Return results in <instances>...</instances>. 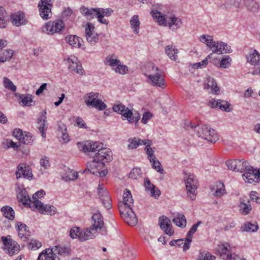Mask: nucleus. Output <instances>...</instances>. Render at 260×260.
Masks as SVG:
<instances>
[{
    "label": "nucleus",
    "instance_id": "nucleus-63",
    "mask_svg": "<svg viewBox=\"0 0 260 260\" xmlns=\"http://www.w3.org/2000/svg\"><path fill=\"white\" fill-rule=\"evenodd\" d=\"M219 101L220 104L218 105V108L226 112H230L231 111L229 108L230 104L226 101L221 100H219Z\"/></svg>",
    "mask_w": 260,
    "mask_h": 260
},
{
    "label": "nucleus",
    "instance_id": "nucleus-61",
    "mask_svg": "<svg viewBox=\"0 0 260 260\" xmlns=\"http://www.w3.org/2000/svg\"><path fill=\"white\" fill-rule=\"evenodd\" d=\"M29 248L36 250L42 246V243L37 240H31L29 243Z\"/></svg>",
    "mask_w": 260,
    "mask_h": 260
},
{
    "label": "nucleus",
    "instance_id": "nucleus-42",
    "mask_svg": "<svg viewBox=\"0 0 260 260\" xmlns=\"http://www.w3.org/2000/svg\"><path fill=\"white\" fill-rule=\"evenodd\" d=\"M130 24L134 33L138 34L139 32L140 23L138 15H134L132 17L130 20Z\"/></svg>",
    "mask_w": 260,
    "mask_h": 260
},
{
    "label": "nucleus",
    "instance_id": "nucleus-43",
    "mask_svg": "<svg viewBox=\"0 0 260 260\" xmlns=\"http://www.w3.org/2000/svg\"><path fill=\"white\" fill-rule=\"evenodd\" d=\"M251 166L249 163L244 159H237V166L236 172H246Z\"/></svg>",
    "mask_w": 260,
    "mask_h": 260
},
{
    "label": "nucleus",
    "instance_id": "nucleus-25",
    "mask_svg": "<svg viewBox=\"0 0 260 260\" xmlns=\"http://www.w3.org/2000/svg\"><path fill=\"white\" fill-rule=\"evenodd\" d=\"M202 222L199 221L196 224H193L187 233L186 238H185L186 242L184 244L183 250L184 251L187 250L190 247V244L192 241V235L197 231L198 227L201 224Z\"/></svg>",
    "mask_w": 260,
    "mask_h": 260
},
{
    "label": "nucleus",
    "instance_id": "nucleus-22",
    "mask_svg": "<svg viewBox=\"0 0 260 260\" xmlns=\"http://www.w3.org/2000/svg\"><path fill=\"white\" fill-rule=\"evenodd\" d=\"M35 208L42 214L47 213L50 215H54L56 208L52 205H45L40 201H36Z\"/></svg>",
    "mask_w": 260,
    "mask_h": 260
},
{
    "label": "nucleus",
    "instance_id": "nucleus-37",
    "mask_svg": "<svg viewBox=\"0 0 260 260\" xmlns=\"http://www.w3.org/2000/svg\"><path fill=\"white\" fill-rule=\"evenodd\" d=\"M173 222L177 226L185 228L186 225V219L185 216L181 213H178L176 216L173 219Z\"/></svg>",
    "mask_w": 260,
    "mask_h": 260
},
{
    "label": "nucleus",
    "instance_id": "nucleus-57",
    "mask_svg": "<svg viewBox=\"0 0 260 260\" xmlns=\"http://www.w3.org/2000/svg\"><path fill=\"white\" fill-rule=\"evenodd\" d=\"M146 154L147 155L148 159L150 162H152V160L156 159L154 155V150L150 147H146L145 148Z\"/></svg>",
    "mask_w": 260,
    "mask_h": 260
},
{
    "label": "nucleus",
    "instance_id": "nucleus-13",
    "mask_svg": "<svg viewBox=\"0 0 260 260\" xmlns=\"http://www.w3.org/2000/svg\"><path fill=\"white\" fill-rule=\"evenodd\" d=\"M10 237V236L2 237V240L4 244V250L10 255L12 256L19 252L20 248L18 243L9 238Z\"/></svg>",
    "mask_w": 260,
    "mask_h": 260
},
{
    "label": "nucleus",
    "instance_id": "nucleus-47",
    "mask_svg": "<svg viewBox=\"0 0 260 260\" xmlns=\"http://www.w3.org/2000/svg\"><path fill=\"white\" fill-rule=\"evenodd\" d=\"M1 211L7 218L10 220H13L14 218L15 212L11 207L9 206L3 207L1 208Z\"/></svg>",
    "mask_w": 260,
    "mask_h": 260
},
{
    "label": "nucleus",
    "instance_id": "nucleus-40",
    "mask_svg": "<svg viewBox=\"0 0 260 260\" xmlns=\"http://www.w3.org/2000/svg\"><path fill=\"white\" fill-rule=\"evenodd\" d=\"M8 23L7 13L4 8L0 6V28H6Z\"/></svg>",
    "mask_w": 260,
    "mask_h": 260
},
{
    "label": "nucleus",
    "instance_id": "nucleus-46",
    "mask_svg": "<svg viewBox=\"0 0 260 260\" xmlns=\"http://www.w3.org/2000/svg\"><path fill=\"white\" fill-rule=\"evenodd\" d=\"M133 199L129 190H126L123 193V203L125 209L129 208L131 207L130 204L133 203Z\"/></svg>",
    "mask_w": 260,
    "mask_h": 260
},
{
    "label": "nucleus",
    "instance_id": "nucleus-41",
    "mask_svg": "<svg viewBox=\"0 0 260 260\" xmlns=\"http://www.w3.org/2000/svg\"><path fill=\"white\" fill-rule=\"evenodd\" d=\"M66 42L71 46L74 47H80V38L76 35H71L66 38Z\"/></svg>",
    "mask_w": 260,
    "mask_h": 260
},
{
    "label": "nucleus",
    "instance_id": "nucleus-52",
    "mask_svg": "<svg viewBox=\"0 0 260 260\" xmlns=\"http://www.w3.org/2000/svg\"><path fill=\"white\" fill-rule=\"evenodd\" d=\"M225 193L224 185L223 183L218 182L216 185V189L215 191L214 196L217 197H220Z\"/></svg>",
    "mask_w": 260,
    "mask_h": 260
},
{
    "label": "nucleus",
    "instance_id": "nucleus-21",
    "mask_svg": "<svg viewBox=\"0 0 260 260\" xmlns=\"http://www.w3.org/2000/svg\"><path fill=\"white\" fill-rule=\"evenodd\" d=\"M95 27L91 23H87L85 29L86 40L91 45H94L99 40V35L95 33Z\"/></svg>",
    "mask_w": 260,
    "mask_h": 260
},
{
    "label": "nucleus",
    "instance_id": "nucleus-28",
    "mask_svg": "<svg viewBox=\"0 0 260 260\" xmlns=\"http://www.w3.org/2000/svg\"><path fill=\"white\" fill-rule=\"evenodd\" d=\"M46 115V111L45 110L43 112L41 116L38 119V128L43 138H46L45 131L47 128V126L46 125L47 117Z\"/></svg>",
    "mask_w": 260,
    "mask_h": 260
},
{
    "label": "nucleus",
    "instance_id": "nucleus-59",
    "mask_svg": "<svg viewBox=\"0 0 260 260\" xmlns=\"http://www.w3.org/2000/svg\"><path fill=\"white\" fill-rule=\"evenodd\" d=\"M241 3V0H228L225 4V8H230V6H233L235 8H238Z\"/></svg>",
    "mask_w": 260,
    "mask_h": 260
},
{
    "label": "nucleus",
    "instance_id": "nucleus-58",
    "mask_svg": "<svg viewBox=\"0 0 260 260\" xmlns=\"http://www.w3.org/2000/svg\"><path fill=\"white\" fill-rule=\"evenodd\" d=\"M151 162L152 164V167L154 170L160 174H164V170L163 168L161 167L160 162L158 160L155 159Z\"/></svg>",
    "mask_w": 260,
    "mask_h": 260
},
{
    "label": "nucleus",
    "instance_id": "nucleus-26",
    "mask_svg": "<svg viewBox=\"0 0 260 260\" xmlns=\"http://www.w3.org/2000/svg\"><path fill=\"white\" fill-rule=\"evenodd\" d=\"M15 96L17 98L19 103L23 106H31L32 105V96L31 94L15 93Z\"/></svg>",
    "mask_w": 260,
    "mask_h": 260
},
{
    "label": "nucleus",
    "instance_id": "nucleus-32",
    "mask_svg": "<svg viewBox=\"0 0 260 260\" xmlns=\"http://www.w3.org/2000/svg\"><path fill=\"white\" fill-rule=\"evenodd\" d=\"M17 198L23 205H28L30 208L33 207L32 201L30 199L25 189L21 190L17 195Z\"/></svg>",
    "mask_w": 260,
    "mask_h": 260
},
{
    "label": "nucleus",
    "instance_id": "nucleus-31",
    "mask_svg": "<svg viewBox=\"0 0 260 260\" xmlns=\"http://www.w3.org/2000/svg\"><path fill=\"white\" fill-rule=\"evenodd\" d=\"M247 61L253 66L260 64V54L255 49L251 50L247 56Z\"/></svg>",
    "mask_w": 260,
    "mask_h": 260
},
{
    "label": "nucleus",
    "instance_id": "nucleus-38",
    "mask_svg": "<svg viewBox=\"0 0 260 260\" xmlns=\"http://www.w3.org/2000/svg\"><path fill=\"white\" fill-rule=\"evenodd\" d=\"M165 52L169 57L172 60H176L178 50L173 45H168L165 47Z\"/></svg>",
    "mask_w": 260,
    "mask_h": 260
},
{
    "label": "nucleus",
    "instance_id": "nucleus-44",
    "mask_svg": "<svg viewBox=\"0 0 260 260\" xmlns=\"http://www.w3.org/2000/svg\"><path fill=\"white\" fill-rule=\"evenodd\" d=\"M104 160H97V167L95 171L99 172V173H98V175L100 177L105 176L108 173L107 168L105 165V161H104Z\"/></svg>",
    "mask_w": 260,
    "mask_h": 260
},
{
    "label": "nucleus",
    "instance_id": "nucleus-64",
    "mask_svg": "<svg viewBox=\"0 0 260 260\" xmlns=\"http://www.w3.org/2000/svg\"><path fill=\"white\" fill-rule=\"evenodd\" d=\"M226 165L229 169L236 172L237 159L228 160L226 162Z\"/></svg>",
    "mask_w": 260,
    "mask_h": 260
},
{
    "label": "nucleus",
    "instance_id": "nucleus-39",
    "mask_svg": "<svg viewBox=\"0 0 260 260\" xmlns=\"http://www.w3.org/2000/svg\"><path fill=\"white\" fill-rule=\"evenodd\" d=\"M13 51L11 49H5L0 51V63L10 60L13 55Z\"/></svg>",
    "mask_w": 260,
    "mask_h": 260
},
{
    "label": "nucleus",
    "instance_id": "nucleus-56",
    "mask_svg": "<svg viewBox=\"0 0 260 260\" xmlns=\"http://www.w3.org/2000/svg\"><path fill=\"white\" fill-rule=\"evenodd\" d=\"M98 15H101L103 17L105 16H109L111 15V14L113 12V11L111 8H98Z\"/></svg>",
    "mask_w": 260,
    "mask_h": 260
},
{
    "label": "nucleus",
    "instance_id": "nucleus-18",
    "mask_svg": "<svg viewBox=\"0 0 260 260\" xmlns=\"http://www.w3.org/2000/svg\"><path fill=\"white\" fill-rule=\"evenodd\" d=\"M216 250L218 253L220 255V256L223 259L231 260L233 258L234 260H236V257L238 256L237 255L234 254L235 256L233 257L230 251V246L228 243L218 244L216 248Z\"/></svg>",
    "mask_w": 260,
    "mask_h": 260
},
{
    "label": "nucleus",
    "instance_id": "nucleus-49",
    "mask_svg": "<svg viewBox=\"0 0 260 260\" xmlns=\"http://www.w3.org/2000/svg\"><path fill=\"white\" fill-rule=\"evenodd\" d=\"M3 85L5 88L13 92H15L17 90L16 86L7 77H5L3 78Z\"/></svg>",
    "mask_w": 260,
    "mask_h": 260
},
{
    "label": "nucleus",
    "instance_id": "nucleus-2",
    "mask_svg": "<svg viewBox=\"0 0 260 260\" xmlns=\"http://www.w3.org/2000/svg\"><path fill=\"white\" fill-rule=\"evenodd\" d=\"M92 224L89 229L81 231L79 239L81 241H85L94 237L104 226V222L101 214L98 212L92 216Z\"/></svg>",
    "mask_w": 260,
    "mask_h": 260
},
{
    "label": "nucleus",
    "instance_id": "nucleus-10",
    "mask_svg": "<svg viewBox=\"0 0 260 260\" xmlns=\"http://www.w3.org/2000/svg\"><path fill=\"white\" fill-rule=\"evenodd\" d=\"M64 29V24L61 20L49 21L46 23L42 28L43 32L50 35L55 33H59Z\"/></svg>",
    "mask_w": 260,
    "mask_h": 260
},
{
    "label": "nucleus",
    "instance_id": "nucleus-1",
    "mask_svg": "<svg viewBox=\"0 0 260 260\" xmlns=\"http://www.w3.org/2000/svg\"><path fill=\"white\" fill-rule=\"evenodd\" d=\"M82 150L84 152L98 151L93 157V160L88 162L87 165L88 171L95 175H98V173H99V172L95 171L97 167V160H105V162H108L112 159V153L110 149L103 148L99 142H86L83 146Z\"/></svg>",
    "mask_w": 260,
    "mask_h": 260
},
{
    "label": "nucleus",
    "instance_id": "nucleus-8",
    "mask_svg": "<svg viewBox=\"0 0 260 260\" xmlns=\"http://www.w3.org/2000/svg\"><path fill=\"white\" fill-rule=\"evenodd\" d=\"M113 110L114 112L121 114L123 119H127L129 123L135 122V124L137 125L140 119L139 113H133L132 110L121 103L114 105L113 106Z\"/></svg>",
    "mask_w": 260,
    "mask_h": 260
},
{
    "label": "nucleus",
    "instance_id": "nucleus-11",
    "mask_svg": "<svg viewBox=\"0 0 260 260\" xmlns=\"http://www.w3.org/2000/svg\"><path fill=\"white\" fill-rule=\"evenodd\" d=\"M187 194L191 200L196 199L198 180L193 174H189L185 178Z\"/></svg>",
    "mask_w": 260,
    "mask_h": 260
},
{
    "label": "nucleus",
    "instance_id": "nucleus-14",
    "mask_svg": "<svg viewBox=\"0 0 260 260\" xmlns=\"http://www.w3.org/2000/svg\"><path fill=\"white\" fill-rule=\"evenodd\" d=\"M51 0H41L38 4L40 15L44 20H48L52 16Z\"/></svg>",
    "mask_w": 260,
    "mask_h": 260
},
{
    "label": "nucleus",
    "instance_id": "nucleus-23",
    "mask_svg": "<svg viewBox=\"0 0 260 260\" xmlns=\"http://www.w3.org/2000/svg\"><path fill=\"white\" fill-rule=\"evenodd\" d=\"M159 225L166 234L172 235L173 231L172 230L170 220L165 216H162L159 218Z\"/></svg>",
    "mask_w": 260,
    "mask_h": 260
},
{
    "label": "nucleus",
    "instance_id": "nucleus-30",
    "mask_svg": "<svg viewBox=\"0 0 260 260\" xmlns=\"http://www.w3.org/2000/svg\"><path fill=\"white\" fill-rule=\"evenodd\" d=\"M64 173L62 174L61 178L65 181H74L78 177V173L77 171L71 170L69 168L65 167Z\"/></svg>",
    "mask_w": 260,
    "mask_h": 260
},
{
    "label": "nucleus",
    "instance_id": "nucleus-3",
    "mask_svg": "<svg viewBox=\"0 0 260 260\" xmlns=\"http://www.w3.org/2000/svg\"><path fill=\"white\" fill-rule=\"evenodd\" d=\"M199 40L203 43H206L213 53L222 54L230 53L232 51L231 47L227 44L222 42H215L213 41V37L210 35H202L199 37Z\"/></svg>",
    "mask_w": 260,
    "mask_h": 260
},
{
    "label": "nucleus",
    "instance_id": "nucleus-62",
    "mask_svg": "<svg viewBox=\"0 0 260 260\" xmlns=\"http://www.w3.org/2000/svg\"><path fill=\"white\" fill-rule=\"evenodd\" d=\"M81 230L78 227H73L70 231V237L73 238H79V233H80Z\"/></svg>",
    "mask_w": 260,
    "mask_h": 260
},
{
    "label": "nucleus",
    "instance_id": "nucleus-53",
    "mask_svg": "<svg viewBox=\"0 0 260 260\" xmlns=\"http://www.w3.org/2000/svg\"><path fill=\"white\" fill-rule=\"evenodd\" d=\"M142 173L140 168H135L132 170L129 174V178L133 179H138L142 177Z\"/></svg>",
    "mask_w": 260,
    "mask_h": 260
},
{
    "label": "nucleus",
    "instance_id": "nucleus-19",
    "mask_svg": "<svg viewBox=\"0 0 260 260\" xmlns=\"http://www.w3.org/2000/svg\"><path fill=\"white\" fill-rule=\"evenodd\" d=\"M244 180L247 183L258 182L260 180V171L250 166V168L243 175Z\"/></svg>",
    "mask_w": 260,
    "mask_h": 260
},
{
    "label": "nucleus",
    "instance_id": "nucleus-35",
    "mask_svg": "<svg viewBox=\"0 0 260 260\" xmlns=\"http://www.w3.org/2000/svg\"><path fill=\"white\" fill-rule=\"evenodd\" d=\"M205 85L207 89H211V91L212 93L218 94L219 89L214 79L211 77H208L206 80Z\"/></svg>",
    "mask_w": 260,
    "mask_h": 260
},
{
    "label": "nucleus",
    "instance_id": "nucleus-55",
    "mask_svg": "<svg viewBox=\"0 0 260 260\" xmlns=\"http://www.w3.org/2000/svg\"><path fill=\"white\" fill-rule=\"evenodd\" d=\"M231 58L229 55H224L220 61L221 68L226 69L231 65Z\"/></svg>",
    "mask_w": 260,
    "mask_h": 260
},
{
    "label": "nucleus",
    "instance_id": "nucleus-5",
    "mask_svg": "<svg viewBox=\"0 0 260 260\" xmlns=\"http://www.w3.org/2000/svg\"><path fill=\"white\" fill-rule=\"evenodd\" d=\"M147 69V73L144 75L148 78V82L152 86L164 88L165 87V79L161 71L153 64H149Z\"/></svg>",
    "mask_w": 260,
    "mask_h": 260
},
{
    "label": "nucleus",
    "instance_id": "nucleus-24",
    "mask_svg": "<svg viewBox=\"0 0 260 260\" xmlns=\"http://www.w3.org/2000/svg\"><path fill=\"white\" fill-rule=\"evenodd\" d=\"M11 20L13 24L16 26L25 25L27 22L24 13L22 12L13 14L11 15Z\"/></svg>",
    "mask_w": 260,
    "mask_h": 260
},
{
    "label": "nucleus",
    "instance_id": "nucleus-9",
    "mask_svg": "<svg viewBox=\"0 0 260 260\" xmlns=\"http://www.w3.org/2000/svg\"><path fill=\"white\" fill-rule=\"evenodd\" d=\"M99 95L98 93L93 92L87 93L84 95V100L88 107L102 111L107 108V106L101 100L98 99Z\"/></svg>",
    "mask_w": 260,
    "mask_h": 260
},
{
    "label": "nucleus",
    "instance_id": "nucleus-4",
    "mask_svg": "<svg viewBox=\"0 0 260 260\" xmlns=\"http://www.w3.org/2000/svg\"><path fill=\"white\" fill-rule=\"evenodd\" d=\"M153 19L158 22L159 25L165 26H168L169 28L173 31H175L179 28L182 24V20L175 16L166 17L158 11H152L151 13Z\"/></svg>",
    "mask_w": 260,
    "mask_h": 260
},
{
    "label": "nucleus",
    "instance_id": "nucleus-20",
    "mask_svg": "<svg viewBox=\"0 0 260 260\" xmlns=\"http://www.w3.org/2000/svg\"><path fill=\"white\" fill-rule=\"evenodd\" d=\"M16 176L17 179L23 177L31 180L33 177L31 168L25 164H20L17 168Z\"/></svg>",
    "mask_w": 260,
    "mask_h": 260
},
{
    "label": "nucleus",
    "instance_id": "nucleus-45",
    "mask_svg": "<svg viewBox=\"0 0 260 260\" xmlns=\"http://www.w3.org/2000/svg\"><path fill=\"white\" fill-rule=\"evenodd\" d=\"M245 6L251 12H256L259 9L258 4L255 0H244Z\"/></svg>",
    "mask_w": 260,
    "mask_h": 260
},
{
    "label": "nucleus",
    "instance_id": "nucleus-50",
    "mask_svg": "<svg viewBox=\"0 0 260 260\" xmlns=\"http://www.w3.org/2000/svg\"><path fill=\"white\" fill-rule=\"evenodd\" d=\"M128 148L129 149H134L137 148L138 146L141 145V142H142V140L137 138H130L128 139Z\"/></svg>",
    "mask_w": 260,
    "mask_h": 260
},
{
    "label": "nucleus",
    "instance_id": "nucleus-34",
    "mask_svg": "<svg viewBox=\"0 0 260 260\" xmlns=\"http://www.w3.org/2000/svg\"><path fill=\"white\" fill-rule=\"evenodd\" d=\"M98 8L88 9L85 7L80 8V12L87 19H91L94 17H98Z\"/></svg>",
    "mask_w": 260,
    "mask_h": 260
},
{
    "label": "nucleus",
    "instance_id": "nucleus-12",
    "mask_svg": "<svg viewBox=\"0 0 260 260\" xmlns=\"http://www.w3.org/2000/svg\"><path fill=\"white\" fill-rule=\"evenodd\" d=\"M105 63L110 66L116 73L123 75L128 71V68L121 64L120 60L114 57V55L108 56L105 59Z\"/></svg>",
    "mask_w": 260,
    "mask_h": 260
},
{
    "label": "nucleus",
    "instance_id": "nucleus-7",
    "mask_svg": "<svg viewBox=\"0 0 260 260\" xmlns=\"http://www.w3.org/2000/svg\"><path fill=\"white\" fill-rule=\"evenodd\" d=\"M70 249L68 247L54 246L51 249H48L45 252L40 253L38 260H59L58 257L56 255V254L67 255L70 253Z\"/></svg>",
    "mask_w": 260,
    "mask_h": 260
},
{
    "label": "nucleus",
    "instance_id": "nucleus-48",
    "mask_svg": "<svg viewBox=\"0 0 260 260\" xmlns=\"http://www.w3.org/2000/svg\"><path fill=\"white\" fill-rule=\"evenodd\" d=\"M258 226L257 224H252L251 222H247L241 226V230L243 232H254L258 230Z\"/></svg>",
    "mask_w": 260,
    "mask_h": 260
},
{
    "label": "nucleus",
    "instance_id": "nucleus-17",
    "mask_svg": "<svg viewBox=\"0 0 260 260\" xmlns=\"http://www.w3.org/2000/svg\"><path fill=\"white\" fill-rule=\"evenodd\" d=\"M65 60L67 61V63L68 64V68L69 70L81 75H84L85 74V72L81 64L76 57L71 56L65 59Z\"/></svg>",
    "mask_w": 260,
    "mask_h": 260
},
{
    "label": "nucleus",
    "instance_id": "nucleus-51",
    "mask_svg": "<svg viewBox=\"0 0 260 260\" xmlns=\"http://www.w3.org/2000/svg\"><path fill=\"white\" fill-rule=\"evenodd\" d=\"M34 138L33 137L28 133L23 134V136L21 139H20V142L24 144H32L33 143Z\"/></svg>",
    "mask_w": 260,
    "mask_h": 260
},
{
    "label": "nucleus",
    "instance_id": "nucleus-27",
    "mask_svg": "<svg viewBox=\"0 0 260 260\" xmlns=\"http://www.w3.org/2000/svg\"><path fill=\"white\" fill-rule=\"evenodd\" d=\"M144 185L146 191L149 192L151 196L156 198L160 195V190L157 188H156L147 178L145 179Z\"/></svg>",
    "mask_w": 260,
    "mask_h": 260
},
{
    "label": "nucleus",
    "instance_id": "nucleus-60",
    "mask_svg": "<svg viewBox=\"0 0 260 260\" xmlns=\"http://www.w3.org/2000/svg\"><path fill=\"white\" fill-rule=\"evenodd\" d=\"M45 194V192L43 190H40L35 193H34L32 196V205L33 207H35V202L36 201H39L38 199L43 197V196Z\"/></svg>",
    "mask_w": 260,
    "mask_h": 260
},
{
    "label": "nucleus",
    "instance_id": "nucleus-16",
    "mask_svg": "<svg viewBox=\"0 0 260 260\" xmlns=\"http://www.w3.org/2000/svg\"><path fill=\"white\" fill-rule=\"evenodd\" d=\"M119 208L120 216L125 222L131 226H135L137 223V217L131 207L124 209V211H122L120 206Z\"/></svg>",
    "mask_w": 260,
    "mask_h": 260
},
{
    "label": "nucleus",
    "instance_id": "nucleus-29",
    "mask_svg": "<svg viewBox=\"0 0 260 260\" xmlns=\"http://www.w3.org/2000/svg\"><path fill=\"white\" fill-rule=\"evenodd\" d=\"M17 231L18 232L19 237L25 241L28 237L30 236V232L27 229V227L24 223L20 222H17L16 224Z\"/></svg>",
    "mask_w": 260,
    "mask_h": 260
},
{
    "label": "nucleus",
    "instance_id": "nucleus-54",
    "mask_svg": "<svg viewBox=\"0 0 260 260\" xmlns=\"http://www.w3.org/2000/svg\"><path fill=\"white\" fill-rule=\"evenodd\" d=\"M215 257L207 252H201L197 260H214Z\"/></svg>",
    "mask_w": 260,
    "mask_h": 260
},
{
    "label": "nucleus",
    "instance_id": "nucleus-6",
    "mask_svg": "<svg viewBox=\"0 0 260 260\" xmlns=\"http://www.w3.org/2000/svg\"><path fill=\"white\" fill-rule=\"evenodd\" d=\"M189 124L191 129L196 133L199 137L205 139L212 143H215L218 140V136L215 133L214 130L211 129L207 125H194L191 122H189Z\"/></svg>",
    "mask_w": 260,
    "mask_h": 260
},
{
    "label": "nucleus",
    "instance_id": "nucleus-15",
    "mask_svg": "<svg viewBox=\"0 0 260 260\" xmlns=\"http://www.w3.org/2000/svg\"><path fill=\"white\" fill-rule=\"evenodd\" d=\"M97 190L99 198L102 204L106 209H110L112 206V200L107 190L104 188L103 184H99Z\"/></svg>",
    "mask_w": 260,
    "mask_h": 260
},
{
    "label": "nucleus",
    "instance_id": "nucleus-33",
    "mask_svg": "<svg viewBox=\"0 0 260 260\" xmlns=\"http://www.w3.org/2000/svg\"><path fill=\"white\" fill-rule=\"evenodd\" d=\"M239 208L241 213L245 215L249 213L252 210V207L249 201L243 198L240 199Z\"/></svg>",
    "mask_w": 260,
    "mask_h": 260
},
{
    "label": "nucleus",
    "instance_id": "nucleus-36",
    "mask_svg": "<svg viewBox=\"0 0 260 260\" xmlns=\"http://www.w3.org/2000/svg\"><path fill=\"white\" fill-rule=\"evenodd\" d=\"M58 135L60 136L64 143L69 141V136L67 133V127L66 125L62 123H59L57 125Z\"/></svg>",
    "mask_w": 260,
    "mask_h": 260
}]
</instances>
